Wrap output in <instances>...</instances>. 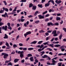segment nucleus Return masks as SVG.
Returning <instances> with one entry per match:
<instances>
[{"instance_id": "17", "label": "nucleus", "mask_w": 66, "mask_h": 66, "mask_svg": "<svg viewBox=\"0 0 66 66\" xmlns=\"http://www.w3.org/2000/svg\"><path fill=\"white\" fill-rule=\"evenodd\" d=\"M49 46L50 47H52V48H54V46H54V44H50Z\"/></svg>"}, {"instance_id": "29", "label": "nucleus", "mask_w": 66, "mask_h": 66, "mask_svg": "<svg viewBox=\"0 0 66 66\" xmlns=\"http://www.w3.org/2000/svg\"><path fill=\"white\" fill-rule=\"evenodd\" d=\"M14 30H13L12 31V32H10L9 33V34L10 35H11V34H12V33H14Z\"/></svg>"}, {"instance_id": "52", "label": "nucleus", "mask_w": 66, "mask_h": 66, "mask_svg": "<svg viewBox=\"0 0 66 66\" xmlns=\"http://www.w3.org/2000/svg\"><path fill=\"white\" fill-rule=\"evenodd\" d=\"M52 31V30H49L47 31V33H51Z\"/></svg>"}, {"instance_id": "55", "label": "nucleus", "mask_w": 66, "mask_h": 66, "mask_svg": "<svg viewBox=\"0 0 66 66\" xmlns=\"http://www.w3.org/2000/svg\"><path fill=\"white\" fill-rule=\"evenodd\" d=\"M15 54V52L13 51L11 53V54Z\"/></svg>"}, {"instance_id": "60", "label": "nucleus", "mask_w": 66, "mask_h": 66, "mask_svg": "<svg viewBox=\"0 0 66 66\" xmlns=\"http://www.w3.org/2000/svg\"><path fill=\"white\" fill-rule=\"evenodd\" d=\"M39 20H37V21H36L35 22V23H39Z\"/></svg>"}, {"instance_id": "54", "label": "nucleus", "mask_w": 66, "mask_h": 66, "mask_svg": "<svg viewBox=\"0 0 66 66\" xmlns=\"http://www.w3.org/2000/svg\"><path fill=\"white\" fill-rule=\"evenodd\" d=\"M51 3H52V4H53V5H54V1H53V0H52Z\"/></svg>"}, {"instance_id": "56", "label": "nucleus", "mask_w": 66, "mask_h": 66, "mask_svg": "<svg viewBox=\"0 0 66 66\" xmlns=\"http://www.w3.org/2000/svg\"><path fill=\"white\" fill-rule=\"evenodd\" d=\"M52 60V63H56V62H55V61L53 59Z\"/></svg>"}, {"instance_id": "9", "label": "nucleus", "mask_w": 66, "mask_h": 66, "mask_svg": "<svg viewBox=\"0 0 66 66\" xmlns=\"http://www.w3.org/2000/svg\"><path fill=\"white\" fill-rule=\"evenodd\" d=\"M35 62H34V64H36V63H38V60H37V59L35 60Z\"/></svg>"}, {"instance_id": "3", "label": "nucleus", "mask_w": 66, "mask_h": 66, "mask_svg": "<svg viewBox=\"0 0 66 66\" xmlns=\"http://www.w3.org/2000/svg\"><path fill=\"white\" fill-rule=\"evenodd\" d=\"M7 26H5V27L3 26L2 27V30H4L5 31H7Z\"/></svg>"}, {"instance_id": "63", "label": "nucleus", "mask_w": 66, "mask_h": 66, "mask_svg": "<svg viewBox=\"0 0 66 66\" xmlns=\"http://www.w3.org/2000/svg\"><path fill=\"white\" fill-rule=\"evenodd\" d=\"M40 61H45V59H40Z\"/></svg>"}, {"instance_id": "25", "label": "nucleus", "mask_w": 66, "mask_h": 66, "mask_svg": "<svg viewBox=\"0 0 66 66\" xmlns=\"http://www.w3.org/2000/svg\"><path fill=\"white\" fill-rule=\"evenodd\" d=\"M28 50H34V48H28Z\"/></svg>"}, {"instance_id": "12", "label": "nucleus", "mask_w": 66, "mask_h": 66, "mask_svg": "<svg viewBox=\"0 0 66 66\" xmlns=\"http://www.w3.org/2000/svg\"><path fill=\"white\" fill-rule=\"evenodd\" d=\"M48 56H47V55H44V56H42V57L43 58V59H45V58H47Z\"/></svg>"}, {"instance_id": "61", "label": "nucleus", "mask_w": 66, "mask_h": 66, "mask_svg": "<svg viewBox=\"0 0 66 66\" xmlns=\"http://www.w3.org/2000/svg\"><path fill=\"white\" fill-rule=\"evenodd\" d=\"M63 30H64V32H66V28H63Z\"/></svg>"}, {"instance_id": "16", "label": "nucleus", "mask_w": 66, "mask_h": 66, "mask_svg": "<svg viewBox=\"0 0 66 66\" xmlns=\"http://www.w3.org/2000/svg\"><path fill=\"white\" fill-rule=\"evenodd\" d=\"M56 30H54L53 31V32H52V34H56Z\"/></svg>"}, {"instance_id": "15", "label": "nucleus", "mask_w": 66, "mask_h": 66, "mask_svg": "<svg viewBox=\"0 0 66 66\" xmlns=\"http://www.w3.org/2000/svg\"><path fill=\"white\" fill-rule=\"evenodd\" d=\"M50 3H48L46 4H45V7H46L47 6H49V5H50Z\"/></svg>"}, {"instance_id": "62", "label": "nucleus", "mask_w": 66, "mask_h": 66, "mask_svg": "<svg viewBox=\"0 0 66 66\" xmlns=\"http://www.w3.org/2000/svg\"><path fill=\"white\" fill-rule=\"evenodd\" d=\"M3 24V22H0V26H1Z\"/></svg>"}, {"instance_id": "4", "label": "nucleus", "mask_w": 66, "mask_h": 66, "mask_svg": "<svg viewBox=\"0 0 66 66\" xmlns=\"http://www.w3.org/2000/svg\"><path fill=\"white\" fill-rule=\"evenodd\" d=\"M6 16L7 18H8V15H7V13L6 12L4 14L2 15V17H6Z\"/></svg>"}, {"instance_id": "33", "label": "nucleus", "mask_w": 66, "mask_h": 66, "mask_svg": "<svg viewBox=\"0 0 66 66\" xmlns=\"http://www.w3.org/2000/svg\"><path fill=\"white\" fill-rule=\"evenodd\" d=\"M47 12H48V11H45L43 13V15H44V14H46V13H47Z\"/></svg>"}, {"instance_id": "32", "label": "nucleus", "mask_w": 66, "mask_h": 66, "mask_svg": "<svg viewBox=\"0 0 66 66\" xmlns=\"http://www.w3.org/2000/svg\"><path fill=\"white\" fill-rule=\"evenodd\" d=\"M62 62H60L58 63V66H62Z\"/></svg>"}, {"instance_id": "1", "label": "nucleus", "mask_w": 66, "mask_h": 66, "mask_svg": "<svg viewBox=\"0 0 66 66\" xmlns=\"http://www.w3.org/2000/svg\"><path fill=\"white\" fill-rule=\"evenodd\" d=\"M2 55H4L3 58L4 59L7 58V57L9 56V54L7 53H2Z\"/></svg>"}, {"instance_id": "22", "label": "nucleus", "mask_w": 66, "mask_h": 66, "mask_svg": "<svg viewBox=\"0 0 66 66\" xmlns=\"http://www.w3.org/2000/svg\"><path fill=\"white\" fill-rule=\"evenodd\" d=\"M18 7L16 6L15 7L14 9L13 10V12H16V9H17Z\"/></svg>"}, {"instance_id": "31", "label": "nucleus", "mask_w": 66, "mask_h": 66, "mask_svg": "<svg viewBox=\"0 0 66 66\" xmlns=\"http://www.w3.org/2000/svg\"><path fill=\"white\" fill-rule=\"evenodd\" d=\"M49 20V19L48 18H46L45 19V22H47Z\"/></svg>"}, {"instance_id": "20", "label": "nucleus", "mask_w": 66, "mask_h": 66, "mask_svg": "<svg viewBox=\"0 0 66 66\" xmlns=\"http://www.w3.org/2000/svg\"><path fill=\"white\" fill-rule=\"evenodd\" d=\"M63 36V35L62 34H60V35L59 36V39L60 40H61L62 37Z\"/></svg>"}, {"instance_id": "41", "label": "nucleus", "mask_w": 66, "mask_h": 66, "mask_svg": "<svg viewBox=\"0 0 66 66\" xmlns=\"http://www.w3.org/2000/svg\"><path fill=\"white\" fill-rule=\"evenodd\" d=\"M27 50V48L24 47L23 48V50L24 51H26Z\"/></svg>"}, {"instance_id": "27", "label": "nucleus", "mask_w": 66, "mask_h": 66, "mask_svg": "<svg viewBox=\"0 0 66 66\" xmlns=\"http://www.w3.org/2000/svg\"><path fill=\"white\" fill-rule=\"evenodd\" d=\"M47 50H49V51H52V49L50 48H47Z\"/></svg>"}, {"instance_id": "30", "label": "nucleus", "mask_w": 66, "mask_h": 66, "mask_svg": "<svg viewBox=\"0 0 66 66\" xmlns=\"http://www.w3.org/2000/svg\"><path fill=\"white\" fill-rule=\"evenodd\" d=\"M64 47H65V46L64 45H62L60 47V49H63V48H64Z\"/></svg>"}, {"instance_id": "34", "label": "nucleus", "mask_w": 66, "mask_h": 66, "mask_svg": "<svg viewBox=\"0 0 66 66\" xmlns=\"http://www.w3.org/2000/svg\"><path fill=\"white\" fill-rule=\"evenodd\" d=\"M51 24V22L48 23L47 25L48 26H50Z\"/></svg>"}, {"instance_id": "46", "label": "nucleus", "mask_w": 66, "mask_h": 66, "mask_svg": "<svg viewBox=\"0 0 66 66\" xmlns=\"http://www.w3.org/2000/svg\"><path fill=\"white\" fill-rule=\"evenodd\" d=\"M12 27H11L10 26V27H8V29H9L10 30H12Z\"/></svg>"}, {"instance_id": "8", "label": "nucleus", "mask_w": 66, "mask_h": 66, "mask_svg": "<svg viewBox=\"0 0 66 66\" xmlns=\"http://www.w3.org/2000/svg\"><path fill=\"white\" fill-rule=\"evenodd\" d=\"M4 39H7L8 38V36L6 34H5V37H4Z\"/></svg>"}, {"instance_id": "58", "label": "nucleus", "mask_w": 66, "mask_h": 66, "mask_svg": "<svg viewBox=\"0 0 66 66\" xmlns=\"http://www.w3.org/2000/svg\"><path fill=\"white\" fill-rule=\"evenodd\" d=\"M55 40L57 41L58 40V38L57 37L55 38L54 39Z\"/></svg>"}, {"instance_id": "40", "label": "nucleus", "mask_w": 66, "mask_h": 66, "mask_svg": "<svg viewBox=\"0 0 66 66\" xmlns=\"http://www.w3.org/2000/svg\"><path fill=\"white\" fill-rule=\"evenodd\" d=\"M45 32V31H44L43 30H42L40 31H39V33H44Z\"/></svg>"}, {"instance_id": "28", "label": "nucleus", "mask_w": 66, "mask_h": 66, "mask_svg": "<svg viewBox=\"0 0 66 66\" xmlns=\"http://www.w3.org/2000/svg\"><path fill=\"white\" fill-rule=\"evenodd\" d=\"M28 57H30V56H32V55L30 54H28Z\"/></svg>"}, {"instance_id": "48", "label": "nucleus", "mask_w": 66, "mask_h": 66, "mask_svg": "<svg viewBox=\"0 0 66 66\" xmlns=\"http://www.w3.org/2000/svg\"><path fill=\"white\" fill-rule=\"evenodd\" d=\"M3 2L5 4V5H7V3H6V1H4Z\"/></svg>"}, {"instance_id": "5", "label": "nucleus", "mask_w": 66, "mask_h": 66, "mask_svg": "<svg viewBox=\"0 0 66 66\" xmlns=\"http://www.w3.org/2000/svg\"><path fill=\"white\" fill-rule=\"evenodd\" d=\"M55 2L56 3H57V4H59V3H62V1L61 0H56L55 1Z\"/></svg>"}, {"instance_id": "43", "label": "nucleus", "mask_w": 66, "mask_h": 66, "mask_svg": "<svg viewBox=\"0 0 66 66\" xmlns=\"http://www.w3.org/2000/svg\"><path fill=\"white\" fill-rule=\"evenodd\" d=\"M46 1V0H42L41 3H43Z\"/></svg>"}, {"instance_id": "35", "label": "nucleus", "mask_w": 66, "mask_h": 66, "mask_svg": "<svg viewBox=\"0 0 66 66\" xmlns=\"http://www.w3.org/2000/svg\"><path fill=\"white\" fill-rule=\"evenodd\" d=\"M8 65H10L11 66H12V65H13V64L11 62H10L8 64Z\"/></svg>"}, {"instance_id": "49", "label": "nucleus", "mask_w": 66, "mask_h": 66, "mask_svg": "<svg viewBox=\"0 0 66 66\" xmlns=\"http://www.w3.org/2000/svg\"><path fill=\"white\" fill-rule=\"evenodd\" d=\"M45 34L46 35V36H48L49 35V34L48 33V32H46L45 33Z\"/></svg>"}, {"instance_id": "44", "label": "nucleus", "mask_w": 66, "mask_h": 66, "mask_svg": "<svg viewBox=\"0 0 66 66\" xmlns=\"http://www.w3.org/2000/svg\"><path fill=\"white\" fill-rule=\"evenodd\" d=\"M7 25L8 26V27H10L11 25V23L9 22L7 23Z\"/></svg>"}, {"instance_id": "47", "label": "nucleus", "mask_w": 66, "mask_h": 66, "mask_svg": "<svg viewBox=\"0 0 66 66\" xmlns=\"http://www.w3.org/2000/svg\"><path fill=\"white\" fill-rule=\"evenodd\" d=\"M55 26H59V23H55Z\"/></svg>"}, {"instance_id": "37", "label": "nucleus", "mask_w": 66, "mask_h": 66, "mask_svg": "<svg viewBox=\"0 0 66 66\" xmlns=\"http://www.w3.org/2000/svg\"><path fill=\"white\" fill-rule=\"evenodd\" d=\"M38 11H36L35 13V16H36V15H37V14H38Z\"/></svg>"}, {"instance_id": "57", "label": "nucleus", "mask_w": 66, "mask_h": 66, "mask_svg": "<svg viewBox=\"0 0 66 66\" xmlns=\"http://www.w3.org/2000/svg\"><path fill=\"white\" fill-rule=\"evenodd\" d=\"M19 46H23V44L22 43H20L19 44Z\"/></svg>"}, {"instance_id": "19", "label": "nucleus", "mask_w": 66, "mask_h": 66, "mask_svg": "<svg viewBox=\"0 0 66 66\" xmlns=\"http://www.w3.org/2000/svg\"><path fill=\"white\" fill-rule=\"evenodd\" d=\"M38 7H40V8H42L43 7V5H42V4H39L38 5Z\"/></svg>"}, {"instance_id": "10", "label": "nucleus", "mask_w": 66, "mask_h": 66, "mask_svg": "<svg viewBox=\"0 0 66 66\" xmlns=\"http://www.w3.org/2000/svg\"><path fill=\"white\" fill-rule=\"evenodd\" d=\"M29 59L30 60L31 62H34V59H33V57H31Z\"/></svg>"}, {"instance_id": "45", "label": "nucleus", "mask_w": 66, "mask_h": 66, "mask_svg": "<svg viewBox=\"0 0 66 66\" xmlns=\"http://www.w3.org/2000/svg\"><path fill=\"white\" fill-rule=\"evenodd\" d=\"M52 43H53V44H59V42L58 41H57V42H52Z\"/></svg>"}, {"instance_id": "51", "label": "nucleus", "mask_w": 66, "mask_h": 66, "mask_svg": "<svg viewBox=\"0 0 66 66\" xmlns=\"http://www.w3.org/2000/svg\"><path fill=\"white\" fill-rule=\"evenodd\" d=\"M21 22H23L25 20L24 19H21Z\"/></svg>"}, {"instance_id": "64", "label": "nucleus", "mask_w": 66, "mask_h": 66, "mask_svg": "<svg viewBox=\"0 0 66 66\" xmlns=\"http://www.w3.org/2000/svg\"><path fill=\"white\" fill-rule=\"evenodd\" d=\"M65 48H62L61 49V51L62 52H63V51H65Z\"/></svg>"}, {"instance_id": "50", "label": "nucleus", "mask_w": 66, "mask_h": 66, "mask_svg": "<svg viewBox=\"0 0 66 66\" xmlns=\"http://www.w3.org/2000/svg\"><path fill=\"white\" fill-rule=\"evenodd\" d=\"M4 13V12H3V10H1L0 11V13Z\"/></svg>"}, {"instance_id": "2", "label": "nucleus", "mask_w": 66, "mask_h": 66, "mask_svg": "<svg viewBox=\"0 0 66 66\" xmlns=\"http://www.w3.org/2000/svg\"><path fill=\"white\" fill-rule=\"evenodd\" d=\"M31 34V31H29L26 32V33L24 34V35L25 37L26 38L27 35H30V34Z\"/></svg>"}, {"instance_id": "26", "label": "nucleus", "mask_w": 66, "mask_h": 66, "mask_svg": "<svg viewBox=\"0 0 66 66\" xmlns=\"http://www.w3.org/2000/svg\"><path fill=\"white\" fill-rule=\"evenodd\" d=\"M13 47L14 48H15L16 47H18V46L16 45V44H14L13 45Z\"/></svg>"}, {"instance_id": "11", "label": "nucleus", "mask_w": 66, "mask_h": 66, "mask_svg": "<svg viewBox=\"0 0 66 66\" xmlns=\"http://www.w3.org/2000/svg\"><path fill=\"white\" fill-rule=\"evenodd\" d=\"M48 12H50V13L51 12H54V10L53 9H50L48 10Z\"/></svg>"}, {"instance_id": "39", "label": "nucleus", "mask_w": 66, "mask_h": 66, "mask_svg": "<svg viewBox=\"0 0 66 66\" xmlns=\"http://www.w3.org/2000/svg\"><path fill=\"white\" fill-rule=\"evenodd\" d=\"M43 41H39L38 43V44H42V43H43Z\"/></svg>"}, {"instance_id": "24", "label": "nucleus", "mask_w": 66, "mask_h": 66, "mask_svg": "<svg viewBox=\"0 0 66 66\" xmlns=\"http://www.w3.org/2000/svg\"><path fill=\"white\" fill-rule=\"evenodd\" d=\"M40 53L42 54H41L40 56H42L43 54H45V52L44 51H42L40 52Z\"/></svg>"}, {"instance_id": "59", "label": "nucleus", "mask_w": 66, "mask_h": 66, "mask_svg": "<svg viewBox=\"0 0 66 66\" xmlns=\"http://www.w3.org/2000/svg\"><path fill=\"white\" fill-rule=\"evenodd\" d=\"M5 11L6 12H8L9 11V9L7 8H5Z\"/></svg>"}, {"instance_id": "42", "label": "nucleus", "mask_w": 66, "mask_h": 66, "mask_svg": "<svg viewBox=\"0 0 66 66\" xmlns=\"http://www.w3.org/2000/svg\"><path fill=\"white\" fill-rule=\"evenodd\" d=\"M20 57H23L24 56H23V54H20Z\"/></svg>"}, {"instance_id": "21", "label": "nucleus", "mask_w": 66, "mask_h": 66, "mask_svg": "<svg viewBox=\"0 0 66 66\" xmlns=\"http://www.w3.org/2000/svg\"><path fill=\"white\" fill-rule=\"evenodd\" d=\"M33 5L32 3H30L29 5V7L30 8L31 7H32Z\"/></svg>"}, {"instance_id": "6", "label": "nucleus", "mask_w": 66, "mask_h": 66, "mask_svg": "<svg viewBox=\"0 0 66 66\" xmlns=\"http://www.w3.org/2000/svg\"><path fill=\"white\" fill-rule=\"evenodd\" d=\"M38 16L39 17V18L40 19H44V16H42V15H39Z\"/></svg>"}, {"instance_id": "53", "label": "nucleus", "mask_w": 66, "mask_h": 66, "mask_svg": "<svg viewBox=\"0 0 66 66\" xmlns=\"http://www.w3.org/2000/svg\"><path fill=\"white\" fill-rule=\"evenodd\" d=\"M24 62V59H23L21 60V63H23Z\"/></svg>"}, {"instance_id": "23", "label": "nucleus", "mask_w": 66, "mask_h": 66, "mask_svg": "<svg viewBox=\"0 0 66 66\" xmlns=\"http://www.w3.org/2000/svg\"><path fill=\"white\" fill-rule=\"evenodd\" d=\"M60 46H61V45L56 44L55 45L54 47H60Z\"/></svg>"}, {"instance_id": "14", "label": "nucleus", "mask_w": 66, "mask_h": 66, "mask_svg": "<svg viewBox=\"0 0 66 66\" xmlns=\"http://www.w3.org/2000/svg\"><path fill=\"white\" fill-rule=\"evenodd\" d=\"M61 20V18L58 17V16H56V20L57 21H58V20Z\"/></svg>"}, {"instance_id": "18", "label": "nucleus", "mask_w": 66, "mask_h": 66, "mask_svg": "<svg viewBox=\"0 0 66 66\" xmlns=\"http://www.w3.org/2000/svg\"><path fill=\"white\" fill-rule=\"evenodd\" d=\"M37 43V41H35L30 43V44H35Z\"/></svg>"}, {"instance_id": "13", "label": "nucleus", "mask_w": 66, "mask_h": 66, "mask_svg": "<svg viewBox=\"0 0 66 66\" xmlns=\"http://www.w3.org/2000/svg\"><path fill=\"white\" fill-rule=\"evenodd\" d=\"M36 9V6H33L32 10H34V11H35Z\"/></svg>"}, {"instance_id": "7", "label": "nucleus", "mask_w": 66, "mask_h": 66, "mask_svg": "<svg viewBox=\"0 0 66 66\" xmlns=\"http://www.w3.org/2000/svg\"><path fill=\"white\" fill-rule=\"evenodd\" d=\"M19 61V59H15L14 60V63H16L18 62Z\"/></svg>"}, {"instance_id": "36", "label": "nucleus", "mask_w": 66, "mask_h": 66, "mask_svg": "<svg viewBox=\"0 0 66 66\" xmlns=\"http://www.w3.org/2000/svg\"><path fill=\"white\" fill-rule=\"evenodd\" d=\"M6 45L7 47H10V46H9V44L7 43H6Z\"/></svg>"}, {"instance_id": "38", "label": "nucleus", "mask_w": 66, "mask_h": 66, "mask_svg": "<svg viewBox=\"0 0 66 66\" xmlns=\"http://www.w3.org/2000/svg\"><path fill=\"white\" fill-rule=\"evenodd\" d=\"M57 35H58V34H56V33L55 34H54L53 35V36H57Z\"/></svg>"}]
</instances>
